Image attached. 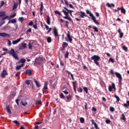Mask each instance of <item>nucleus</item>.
Listing matches in <instances>:
<instances>
[{
  "label": "nucleus",
  "instance_id": "nucleus-60",
  "mask_svg": "<svg viewBox=\"0 0 129 129\" xmlns=\"http://www.w3.org/2000/svg\"><path fill=\"white\" fill-rule=\"evenodd\" d=\"M8 45L9 46H12V42L10 40H8Z\"/></svg>",
  "mask_w": 129,
  "mask_h": 129
},
{
  "label": "nucleus",
  "instance_id": "nucleus-49",
  "mask_svg": "<svg viewBox=\"0 0 129 129\" xmlns=\"http://www.w3.org/2000/svg\"><path fill=\"white\" fill-rule=\"evenodd\" d=\"M4 5H5V1H2L0 5V8H2V7H3Z\"/></svg>",
  "mask_w": 129,
  "mask_h": 129
},
{
  "label": "nucleus",
  "instance_id": "nucleus-42",
  "mask_svg": "<svg viewBox=\"0 0 129 129\" xmlns=\"http://www.w3.org/2000/svg\"><path fill=\"white\" fill-rule=\"evenodd\" d=\"M54 14H55L56 15H58L59 16H61V13L58 11H54Z\"/></svg>",
  "mask_w": 129,
  "mask_h": 129
},
{
  "label": "nucleus",
  "instance_id": "nucleus-57",
  "mask_svg": "<svg viewBox=\"0 0 129 129\" xmlns=\"http://www.w3.org/2000/svg\"><path fill=\"white\" fill-rule=\"evenodd\" d=\"M114 111V108L113 107H110V111Z\"/></svg>",
  "mask_w": 129,
  "mask_h": 129
},
{
  "label": "nucleus",
  "instance_id": "nucleus-24",
  "mask_svg": "<svg viewBox=\"0 0 129 129\" xmlns=\"http://www.w3.org/2000/svg\"><path fill=\"white\" fill-rule=\"evenodd\" d=\"M106 6L108 7V8H111V7H113L114 8V5L113 4H109V3H107L106 4Z\"/></svg>",
  "mask_w": 129,
  "mask_h": 129
},
{
  "label": "nucleus",
  "instance_id": "nucleus-31",
  "mask_svg": "<svg viewBox=\"0 0 129 129\" xmlns=\"http://www.w3.org/2000/svg\"><path fill=\"white\" fill-rule=\"evenodd\" d=\"M17 16V14L14 13L13 14H12L10 15V19H14V18H15V17H16Z\"/></svg>",
  "mask_w": 129,
  "mask_h": 129
},
{
  "label": "nucleus",
  "instance_id": "nucleus-3",
  "mask_svg": "<svg viewBox=\"0 0 129 129\" xmlns=\"http://www.w3.org/2000/svg\"><path fill=\"white\" fill-rule=\"evenodd\" d=\"M9 54L12 55L13 58H15L16 60H19V56H18V54L15 51V49L11 48L10 51L9 52Z\"/></svg>",
  "mask_w": 129,
  "mask_h": 129
},
{
  "label": "nucleus",
  "instance_id": "nucleus-64",
  "mask_svg": "<svg viewBox=\"0 0 129 129\" xmlns=\"http://www.w3.org/2000/svg\"><path fill=\"white\" fill-rule=\"evenodd\" d=\"M33 21H31V22L28 24V25H29V26H33Z\"/></svg>",
  "mask_w": 129,
  "mask_h": 129
},
{
  "label": "nucleus",
  "instance_id": "nucleus-43",
  "mask_svg": "<svg viewBox=\"0 0 129 129\" xmlns=\"http://www.w3.org/2000/svg\"><path fill=\"white\" fill-rule=\"evenodd\" d=\"M29 33H32V28H30L26 31L27 35H29Z\"/></svg>",
  "mask_w": 129,
  "mask_h": 129
},
{
  "label": "nucleus",
  "instance_id": "nucleus-6",
  "mask_svg": "<svg viewBox=\"0 0 129 129\" xmlns=\"http://www.w3.org/2000/svg\"><path fill=\"white\" fill-rule=\"evenodd\" d=\"M114 74L116 75V77L118 78L119 83H120L121 82V80H122V77H121V75L117 72H115Z\"/></svg>",
  "mask_w": 129,
  "mask_h": 129
},
{
  "label": "nucleus",
  "instance_id": "nucleus-16",
  "mask_svg": "<svg viewBox=\"0 0 129 129\" xmlns=\"http://www.w3.org/2000/svg\"><path fill=\"white\" fill-rule=\"evenodd\" d=\"M43 9H44V6L43 5V2H41L40 7V16H42L43 15Z\"/></svg>",
  "mask_w": 129,
  "mask_h": 129
},
{
  "label": "nucleus",
  "instance_id": "nucleus-8",
  "mask_svg": "<svg viewBox=\"0 0 129 129\" xmlns=\"http://www.w3.org/2000/svg\"><path fill=\"white\" fill-rule=\"evenodd\" d=\"M0 37H3L4 38H6V37H7L8 38H10V37H11V35L6 33H0Z\"/></svg>",
  "mask_w": 129,
  "mask_h": 129
},
{
  "label": "nucleus",
  "instance_id": "nucleus-11",
  "mask_svg": "<svg viewBox=\"0 0 129 129\" xmlns=\"http://www.w3.org/2000/svg\"><path fill=\"white\" fill-rule=\"evenodd\" d=\"M64 9L66 10H63L62 12L63 13V14H64L65 16L69 15V12L70 10H68V9H67L66 7H64Z\"/></svg>",
  "mask_w": 129,
  "mask_h": 129
},
{
  "label": "nucleus",
  "instance_id": "nucleus-7",
  "mask_svg": "<svg viewBox=\"0 0 129 129\" xmlns=\"http://www.w3.org/2000/svg\"><path fill=\"white\" fill-rule=\"evenodd\" d=\"M112 89H114V91L116 90L115 85L113 83H112V86H109L108 87V90L110 92H111V91H112Z\"/></svg>",
  "mask_w": 129,
  "mask_h": 129
},
{
  "label": "nucleus",
  "instance_id": "nucleus-47",
  "mask_svg": "<svg viewBox=\"0 0 129 129\" xmlns=\"http://www.w3.org/2000/svg\"><path fill=\"white\" fill-rule=\"evenodd\" d=\"M68 56H69V52H68V51H67L64 57L65 58H68Z\"/></svg>",
  "mask_w": 129,
  "mask_h": 129
},
{
  "label": "nucleus",
  "instance_id": "nucleus-61",
  "mask_svg": "<svg viewBox=\"0 0 129 129\" xmlns=\"http://www.w3.org/2000/svg\"><path fill=\"white\" fill-rule=\"evenodd\" d=\"M16 70H20V69H21V67L20 66H18L16 67Z\"/></svg>",
  "mask_w": 129,
  "mask_h": 129
},
{
  "label": "nucleus",
  "instance_id": "nucleus-20",
  "mask_svg": "<svg viewBox=\"0 0 129 129\" xmlns=\"http://www.w3.org/2000/svg\"><path fill=\"white\" fill-rule=\"evenodd\" d=\"M44 90H47L48 89V82L46 81L44 82L43 89Z\"/></svg>",
  "mask_w": 129,
  "mask_h": 129
},
{
  "label": "nucleus",
  "instance_id": "nucleus-28",
  "mask_svg": "<svg viewBox=\"0 0 129 129\" xmlns=\"http://www.w3.org/2000/svg\"><path fill=\"white\" fill-rule=\"evenodd\" d=\"M6 16V12L0 11V17H5Z\"/></svg>",
  "mask_w": 129,
  "mask_h": 129
},
{
  "label": "nucleus",
  "instance_id": "nucleus-38",
  "mask_svg": "<svg viewBox=\"0 0 129 129\" xmlns=\"http://www.w3.org/2000/svg\"><path fill=\"white\" fill-rule=\"evenodd\" d=\"M76 83H77L76 82H73V85L74 89H76V85H77V84Z\"/></svg>",
  "mask_w": 129,
  "mask_h": 129
},
{
  "label": "nucleus",
  "instance_id": "nucleus-30",
  "mask_svg": "<svg viewBox=\"0 0 129 129\" xmlns=\"http://www.w3.org/2000/svg\"><path fill=\"white\" fill-rule=\"evenodd\" d=\"M80 121L81 123H84L85 122V119L83 117H80Z\"/></svg>",
  "mask_w": 129,
  "mask_h": 129
},
{
  "label": "nucleus",
  "instance_id": "nucleus-17",
  "mask_svg": "<svg viewBox=\"0 0 129 129\" xmlns=\"http://www.w3.org/2000/svg\"><path fill=\"white\" fill-rule=\"evenodd\" d=\"M33 81L34 82V83H35L37 88H39V87L41 86V84L39 82L37 81V80H36V79H34Z\"/></svg>",
  "mask_w": 129,
  "mask_h": 129
},
{
  "label": "nucleus",
  "instance_id": "nucleus-54",
  "mask_svg": "<svg viewBox=\"0 0 129 129\" xmlns=\"http://www.w3.org/2000/svg\"><path fill=\"white\" fill-rule=\"evenodd\" d=\"M41 103L42 101L41 100L36 101V104H41Z\"/></svg>",
  "mask_w": 129,
  "mask_h": 129
},
{
  "label": "nucleus",
  "instance_id": "nucleus-40",
  "mask_svg": "<svg viewBox=\"0 0 129 129\" xmlns=\"http://www.w3.org/2000/svg\"><path fill=\"white\" fill-rule=\"evenodd\" d=\"M83 89L84 90V91L86 92V93H88V89L87 88V87H83Z\"/></svg>",
  "mask_w": 129,
  "mask_h": 129
},
{
  "label": "nucleus",
  "instance_id": "nucleus-63",
  "mask_svg": "<svg viewBox=\"0 0 129 129\" xmlns=\"http://www.w3.org/2000/svg\"><path fill=\"white\" fill-rule=\"evenodd\" d=\"M65 2V5H67V7H68V5H69L68 3V1L64 0Z\"/></svg>",
  "mask_w": 129,
  "mask_h": 129
},
{
  "label": "nucleus",
  "instance_id": "nucleus-13",
  "mask_svg": "<svg viewBox=\"0 0 129 129\" xmlns=\"http://www.w3.org/2000/svg\"><path fill=\"white\" fill-rule=\"evenodd\" d=\"M53 34L55 38H57L58 36V30L56 27L53 28Z\"/></svg>",
  "mask_w": 129,
  "mask_h": 129
},
{
  "label": "nucleus",
  "instance_id": "nucleus-41",
  "mask_svg": "<svg viewBox=\"0 0 129 129\" xmlns=\"http://www.w3.org/2000/svg\"><path fill=\"white\" fill-rule=\"evenodd\" d=\"M18 21H19V22H21V23H23V22H24V18L20 17L18 19Z\"/></svg>",
  "mask_w": 129,
  "mask_h": 129
},
{
  "label": "nucleus",
  "instance_id": "nucleus-33",
  "mask_svg": "<svg viewBox=\"0 0 129 129\" xmlns=\"http://www.w3.org/2000/svg\"><path fill=\"white\" fill-rule=\"evenodd\" d=\"M114 97L116 99V100H117L116 102H119V100H120V99H119V97L115 94H114Z\"/></svg>",
  "mask_w": 129,
  "mask_h": 129
},
{
  "label": "nucleus",
  "instance_id": "nucleus-59",
  "mask_svg": "<svg viewBox=\"0 0 129 129\" xmlns=\"http://www.w3.org/2000/svg\"><path fill=\"white\" fill-rule=\"evenodd\" d=\"M85 109L86 111H87V103H85Z\"/></svg>",
  "mask_w": 129,
  "mask_h": 129
},
{
  "label": "nucleus",
  "instance_id": "nucleus-4",
  "mask_svg": "<svg viewBox=\"0 0 129 129\" xmlns=\"http://www.w3.org/2000/svg\"><path fill=\"white\" fill-rule=\"evenodd\" d=\"M43 57H36L35 60V62L34 63V65H37V64H38V65H40L41 64V62L43 61Z\"/></svg>",
  "mask_w": 129,
  "mask_h": 129
},
{
  "label": "nucleus",
  "instance_id": "nucleus-2",
  "mask_svg": "<svg viewBox=\"0 0 129 129\" xmlns=\"http://www.w3.org/2000/svg\"><path fill=\"white\" fill-rule=\"evenodd\" d=\"M91 60H93L95 64L97 65V66H99V62L98 61L100 60V57L97 55H94L91 57Z\"/></svg>",
  "mask_w": 129,
  "mask_h": 129
},
{
  "label": "nucleus",
  "instance_id": "nucleus-23",
  "mask_svg": "<svg viewBox=\"0 0 129 129\" xmlns=\"http://www.w3.org/2000/svg\"><path fill=\"white\" fill-rule=\"evenodd\" d=\"M26 74L27 75H29V76H31V75H32V71H31V70H27L26 71Z\"/></svg>",
  "mask_w": 129,
  "mask_h": 129
},
{
  "label": "nucleus",
  "instance_id": "nucleus-9",
  "mask_svg": "<svg viewBox=\"0 0 129 129\" xmlns=\"http://www.w3.org/2000/svg\"><path fill=\"white\" fill-rule=\"evenodd\" d=\"M67 38L69 39V41L70 43H72V41L73 39H72V38L71 37L70 35V31H68V34L67 35Z\"/></svg>",
  "mask_w": 129,
  "mask_h": 129
},
{
  "label": "nucleus",
  "instance_id": "nucleus-10",
  "mask_svg": "<svg viewBox=\"0 0 129 129\" xmlns=\"http://www.w3.org/2000/svg\"><path fill=\"white\" fill-rule=\"evenodd\" d=\"M79 13L81 14L80 16L82 19H84V17L89 18V17L86 15L84 12L80 11Z\"/></svg>",
  "mask_w": 129,
  "mask_h": 129
},
{
  "label": "nucleus",
  "instance_id": "nucleus-48",
  "mask_svg": "<svg viewBox=\"0 0 129 129\" xmlns=\"http://www.w3.org/2000/svg\"><path fill=\"white\" fill-rule=\"evenodd\" d=\"M25 83L27 84V85H30V84H31V82L30 80H27L25 81Z\"/></svg>",
  "mask_w": 129,
  "mask_h": 129
},
{
  "label": "nucleus",
  "instance_id": "nucleus-58",
  "mask_svg": "<svg viewBox=\"0 0 129 129\" xmlns=\"http://www.w3.org/2000/svg\"><path fill=\"white\" fill-rule=\"evenodd\" d=\"M60 98H64V97H65V96H64L63 93H61L60 94Z\"/></svg>",
  "mask_w": 129,
  "mask_h": 129
},
{
  "label": "nucleus",
  "instance_id": "nucleus-56",
  "mask_svg": "<svg viewBox=\"0 0 129 129\" xmlns=\"http://www.w3.org/2000/svg\"><path fill=\"white\" fill-rule=\"evenodd\" d=\"M9 18V16H6L2 19V21H4V20H7V19Z\"/></svg>",
  "mask_w": 129,
  "mask_h": 129
},
{
  "label": "nucleus",
  "instance_id": "nucleus-14",
  "mask_svg": "<svg viewBox=\"0 0 129 129\" xmlns=\"http://www.w3.org/2000/svg\"><path fill=\"white\" fill-rule=\"evenodd\" d=\"M91 122H92V124H94V125L95 126V128L100 129V128H99V127H98V125H97V123H96V122H95V121H94V120L92 119Z\"/></svg>",
  "mask_w": 129,
  "mask_h": 129
},
{
  "label": "nucleus",
  "instance_id": "nucleus-5",
  "mask_svg": "<svg viewBox=\"0 0 129 129\" xmlns=\"http://www.w3.org/2000/svg\"><path fill=\"white\" fill-rule=\"evenodd\" d=\"M18 48L19 50H24V49H26L27 43L22 42L21 44H19Z\"/></svg>",
  "mask_w": 129,
  "mask_h": 129
},
{
  "label": "nucleus",
  "instance_id": "nucleus-32",
  "mask_svg": "<svg viewBox=\"0 0 129 129\" xmlns=\"http://www.w3.org/2000/svg\"><path fill=\"white\" fill-rule=\"evenodd\" d=\"M47 41L48 43H51L52 42V38L49 36L47 38Z\"/></svg>",
  "mask_w": 129,
  "mask_h": 129
},
{
  "label": "nucleus",
  "instance_id": "nucleus-52",
  "mask_svg": "<svg viewBox=\"0 0 129 129\" xmlns=\"http://www.w3.org/2000/svg\"><path fill=\"white\" fill-rule=\"evenodd\" d=\"M111 122V121H110V120H109V119H106V120H105L106 123H107V124L110 123Z\"/></svg>",
  "mask_w": 129,
  "mask_h": 129
},
{
  "label": "nucleus",
  "instance_id": "nucleus-46",
  "mask_svg": "<svg viewBox=\"0 0 129 129\" xmlns=\"http://www.w3.org/2000/svg\"><path fill=\"white\" fill-rule=\"evenodd\" d=\"M122 49H123V50H124L126 52H127V47H126L125 46H122Z\"/></svg>",
  "mask_w": 129,
  "mask_h": 129
},
{
  "label": "nucleus",
  "instance_id": "nucleus-27",
  "mask_svg": "<svg viewBox=\"0 0 129 129\" xmlns=\"http://www.w3.org/2000/svg\"><path fill=\"white\" fill-rule=\"evenodd\" d=\"M121 119H122L124 121L126 120V118H125V116L124 115V114H122L120 117Z\"/></svg>",
  "mask_w": 129,
  "mask_h": 129
},
{
  "label": "nucleus",
  "instance_id": "nucleus-39",
  "mask_svg": "<svg viewBox=\"0 0 129 129\" xmlns=\"http://www.w3.org/2000/svg\"><path fill=\"white\" fill-rule=\"evenodd\" d=\"M78 92H80L82 93L83 92V90H82V88H79L77 89Z\"/></svg>",
  "mask_w": 129,
  "mask_h": 129
},
{
  "label": "nucleus",
  "instance_id": "nucleus-15",
  "mask_svg": "<svg viewBox=\"0 0 129 129\" xmlns=\"http://www.w3.org/2000/svg\"><path fill=\"white\" fill-rule=\"evenodd\" d=\"M7 75H8V72H7V70H4L1 74L2 77L4 78V77L7 76Z\"/></svg>",
  "mask_w": 129,
  "mask_h": 129
},
{
  "label": "nucleus",
  "instance_id": "nucleus-53",
  "mask_svg": "<svg viewBox=\"0 0 129 129\" xmlns=\"http://www.w3.org/2000/svg\"><path fill=\"white\" fill-rule=\"evenodd\" d=\"M13 122L14 123H15V124H17L18 125H19V124H20V122H19V121H17V120L13 121Z\"/></svg>",
  "mask_w": 129,
  "mask_h": 129
},
{
  "label": "nucleus",
  "instance_id": "nucleus-22",
  "mask_svg": "<svg viewBox=\"0 0 129 129\" xmlns=\"http://www.w3.org/2000/svg\"><path fill=\"white\" fill-rule=\"evenodd\" d=\"M12 23V24H16V23H17V19H12V20H10L9 22H8V24H10V23Z\"/></svg>",
  "mask_w": 129,
  "mask_h": 129
},
{
  "label": "nucleus",
  "instance_id": "nucleus-19",
  "mask_svg": "<svg viewBox=\"0 0 129 129\" xmlns=\"http://www.w3.org/2000/svg\"><path fill=\"white\" fill-rule=\"evenodd\" d=\"M46 23L47 25H50L51 24V20H50V16L49 15L47 16Z\"/></svg>",
  "mask_w": 129,
  "mask_h": 129
},
{
  "label": "nucleus",
  "instance_id": "nucleus-35",
  "mask_svg": "<svg viewBox=\"0 0 129 129\" xmlns=\"http://www.w3.org/2000/svg\"><path fill=\"white\" fill-rule=\"evenodd\" d=\"M20 63L24 64L26 62V59L24 58H22L21 60H19Z\"/></svg>",
  "mask_w": 129,
  "mask_h": 129
},
{
  "label": "nucleus",
  "instance_id": "nucleus-50",
  "mask_svg": "<svg viewBox=\"0 0 129 129\" xmlns=\"http://www.w3.org/2000/svg\"><path fill=\"white\" fill-rule=\"evenodd\" d=\"M21 104L23 105V106H26V104H28V103L27 102L24 103L23 101H21Z\"/></svg>",
  "mask_w": 129,
  "mask_h": 129
},
{
  "label": "nucleus",
  "instance_id": "nucleus-36",
  "mask_svg": "<svg viewBox=\"0 0 129 129\" xmlns=\"http://www.w3.org/2000/svg\"><path fill=\"white\" fill-rule=\"evenodd\" d=\"M18 8V3H14L13 5V10H16Z\"/></svg>",
  "mask_w": 129,
  "mask_h": 129
},
{
  "label": "nucleus",
  "instance_id": "nucleus-34",
  "mask_svg": "<svg viewBox=\"0 0 129 129\" xmlns=\"http://www.w3.org/2000/svg\"><path fill=\"white\" fill-rule=\"evenodd\" d=\"M92 29H93V30H94V31L96 33H98V28H97V27H96L95 26H92Z\"/></svg>",
  "mask_w": 129,
  "mask_h": 129
},
{
  "label": "nucleus",
  "instance_id": "nucleus-12",
  "mask_svg": "<svg viewBox=\"0 0 129 129\" xmlns=\"http://www.w3.org/2000/svg\"><path fill=\"white\" fill-rule=\"evenodd\" d=\"M22 39H23V38L21 37L17 40H13L12 41V44L13 45H16V44H18V43H19V42H21V40H22Z\"/></svg>",
  "mask_w": 129,
  "mask_h": 129
},
{
  "label": "nucleus",
  "instance_id": "nucleus-21",
  "mask_svg": "<svg viewBox=\"0 0 129 129\" xmlns=\"http://www.w3.org/2000/svg\"><path fill=\"white\" fill-rule=\"evenodd\" d=\"M6 109L7 112H8V113H12V112L11 111V109L10 108V105H6Z\"/></svg>",
  "mask_w": 129,
  "mask_h": 129
},
{
  "label": "nucleus",
  "instance_id": "nucleus-45",
  "mask_svg": "<svg viewBox=\"0 0 129 129\" xmlns=\"http://www.w3.org/2000/svg\"><path fill=\"white\" fill-rule=\"evenodd\" d=\"M121 13H122L124 14V15H125V9L122 7V9H121Z\"/></svg>",
  "mask_w": 129,
  "mask_h": 129
},
{
  "label": "nucleus",
  "instance_id": "nucleus-25",
  "mask_svg": "<svg viewBox=\"0 0 129 129\" xmlns=\"http://www.w3.org/2000/svg\"><path fill=\"white\" fill-rule=\"evenodd\" d=\"M34 44L33 42H30L28 44V47L29 49H33V44Z\"/></svg>",
  "mask_w": 129,
  "mask_h": 129
},
{
  "label": "nucleus",
  "instance_id": "nucleus-26",
  "mask_svg": "<svg viewBox=\"0 0 129 129\" xmlns=\"http://www.w3.org/2000/svg\"><path fill=\"white\" fill-rule=\"evenodd\" d=\"M63 19H65L66 20H68L69 21H71V18L69 17V15L68 14L67 15H66V16H64Z\"/></svg>",
  "mask_w": 129,
  "mask_h": 129
},
{
  "label": "nucleus",
  "instance_id": "nucleus-29",
  "mask_svg": "<svg viewBox=\"0 0 129 129\" xmlns=\"http://www.w3.org/2000/svg\"><path fill=\"white\" fill-rule=\"evenodd\" d=\"M62 46V48L64 49L68 46V43H67V42H63Z\"/></svg>",
  "mask_w": 129,
  "mask_h": 129
},
{
  "label": "nucleus",
  "instance_id": "nucleus-44",
  "mask_svg": "<svg viewBox=\"0 0 129 129\" xmlns=\"http://www.w3.org/2000/svg\"><path fill=\"white\" fill-rule=\"evenodd\" d=\"M69 74H70L71 77H72V79L73 81H74V77L73 76V74H72V73H71V72H68Z\"/></svg>",
  "mask_w": 129,
  "mask_h": 129
},
{
  "label": "nucleus",
  "instance_id": "nucleus-37",
  "mask_svg": "<svg viewBox=\"0 0 129 129\" xmlns=\"http://www.w3.org/2000/svg\"><path fill=\"white\" fill-rule=\"evenodd\" d=\"M10 29H12L10 26H7L4 28V30H10Z\"/></svg>",
  "mask_w": 129,
  "mask_h": 129
},
{
  "label": "nucleus",
  "instance_id": "nucleus-55",
  "mask_svg": "<svg viewBox=\"0 0 129 129\" xmlns=\"http://www.w3.org/2000/svg\"><path fill=\"white\" fill-rule=\"evenodd\" d=\"M62 92L64 93V94H69V92L67 91V90H65L64 91H62Z\"/></svg>",
  "mask_w": 129,
  "mask_h": 129
},
{
  "label": "nucleus",
  "instance_id": "nucleus-62",
  "mask_svg": "<svg viewBox=\"0 0 129 129\" xmlns=\"http://www.w3.org/2000/svg\"><path fill=\"white\" fill-rule=\"evenodd\" d=\"M70 98H71V95H69L68 96H67V99L68 100L70 99Z\"/></svg>",
  "mask_w": 129,
  "mask_h": 129
},
{
  "label": "nucleus",
  "instance_id": "nucleus-51",
  "mask_svg": "<svg viewBox=\"0 0 129 129\" xmlns=\"http://www.w3.org/2000/svg\"><path fill=\"white\" fill-rule=\"evenodd\" d=\"M109 61L110 62H112V63H114V59H113V58H112L111 57L109 59Z\"/></svg>",
  "mask_w": 129,
  "mask_h": 129
},
{
  "label": "nucleus",
  "instance_id": "nucleus-18",
  "mask_svg": "<svg viewBox=\"0 0 129 129\" xmlns=\"http://www.w3.org/2000/svg\"><path fill=\"white\" fill-rule=\"evenodd\" d=\"M117 32L119 34V38H122V37H123V32H121V29L119 28Z\"/></svg>",
  "mask_w": 129,
  "mask_h": 129
},
{
  "label": "nucleus",
  "instance_id": "nucleus-1",
  "mask_svg": "<svg viewBox=\"0 0 129 129\" xmlns=\"http://www.w3.org/2000/svg\"><path fill=\"white\" fill-rule=\"evenodd\" d=\"M86 12L88 15H89L90 17H91V19L93 21L94 24L98 26L99 25V22H98V21L96 20V18H95V16L93 15V14L91 13V12H90L88 10H87Z\"/></svg>",
  "mask_w": 129,
  "mask_h": 129
}]
</instances>
